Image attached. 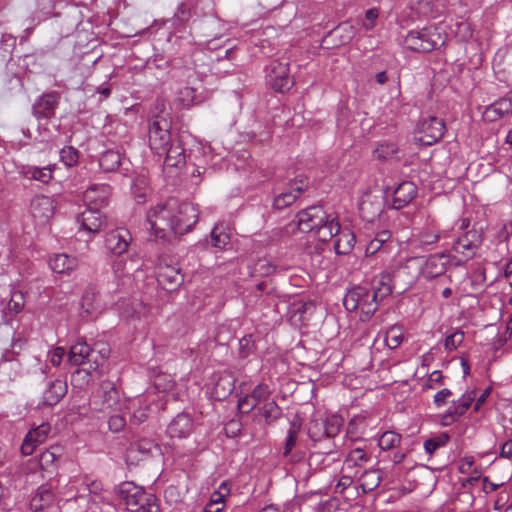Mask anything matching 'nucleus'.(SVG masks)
<instances>
[{
	"instance_id": "f257e3e1",
	"label": "nucleus",
	"mask_w": 512,
	"mask_h": 512,
	"mask_svg": "<svg viewBox=\"0 0 512 512\" xmlns=\"http://www.w3.org/2000/svg\"><path fill=\"white\" fill-rule=\"evenodd\" d=\"M391 276L381 273L371 283L355 286L347 291L343 305L349 312L359 310L361 320H368L378 309L379 303L392 293Z\"/></svg>"
},
{
	"instance_id": "f03ea898",
	"label": "nucleus",
	"mask_w": 512,
	"mask_h": 512,
	"mask_svg": "<svg viewBox=\"0 0 512 512\" xmlns=\"http://www.w3.org/2000/svg\"><path fill=\"white\" fill-rule=\"evenodd\" d=\"M298 227L302 232L313 233L321 242L333 239L339 229V221L334 214H328L320 205H313L297 214Z\"/></svg>"
},
{
	"instance_id": "7ed1b4c3",
	"label": "nucleus",
	"mask_w": 512,
	"mask_h": 512,
	"mask_svg": "<svg viewBox=\"0 0 512 512\" xmlns=\"http://www.w3.org/2000/svg\"><path fill=\"white\" fill-rule=\"evenodd\" d=\"M119 495L130 512H158L159 507L152 494H147L143 487L125 481L119 485Z\"/></svg>"
},
{
	"instance_id": "20e7f679",
	"label": "nucleus",
	"mask_w": 512,
	"mask_h": 512,
	"mask_svg": "<svg viewBox=\"0 0 512 512\" xmlns=\"http://www.w3.org/2000/svg\"><path fill=\"white\" fill-rule=\"evenodd\" d=\"M91 405L99 412H123L127 409V400L122 399L116 385L110 380H104L95 390Z\"/></svg>"
},
{
	"instance_id": "39448f33",
	"label": "nucleus",
	"mask_w": 512,
	"mask_h": 512,
	"mask_svg": "<svg viewBox=\"0 0 512 512\" xmlns=\"http://www.w3.org/2000/svg\"><path fill=\"white\" fill-rule=\"evenodd\" d=\"M444 43L438 28L430 25L420 30H411L404 38V44L412 51L430 52Z\"/></svg>"
},
{
	"instance_id": "423d86ee",
	"label": "nucleus",
	"mask_w": 512,
	"mask_h": 512,
	"mask_svg": "<svg viewBox=\"0 0 512 512\" xmlns=\"http://www.w3.org/2000/svg\"><path fill=\"white\" fill-rule=\"evenodd\" d=\"M178 207V200L170 198L164 203L152 207L147 212V221L156 235L164 237L167 230L172 232L173 222L171 219L174 217V213L177 212Z\"/></svg>"
},
{
	"instance_id": "0eeeda50",
	"label": "nucleus",
	"mask_w": 512,
	"mask_h": 512,
	"mask_svg": "<svg viewBox=\"0 0 512 512\" xmlns=\"http://www.w3.org/2000/svg\"><path fill=\"white\" fill-rule=\"evenodd\" d=\"M170 129L171 123L167 118V114L155 116L149 124V146L160 157L163 156L165 147L175 139L172 137Z\"/></svg>"
},
{
	"instance_id": "6e6552de",
	"label": "nucleus",
	"mask_w": 512,
	"mask_h": 512,
	"mask_svg": "<svg viewBox=\"0 0 512 512\" xmlns=\"http://www.w3.org/2000/svg\"><path fill=\"white\" fill-rule=\"evenodd\" d=\"M483 242L482 231L476 228L465 231L457 238L452 246V250L462 256L455 265H460L463 261H468L475 257L478 249Z\"/></svg>"
},
{
	"instance_id": "1a4fd4ad",
	"label": "nucleus",
	"mask_w": 512,
	"mask_h": 512,
	"mask_svg": "<svg viewBox=\"0 0 512 512\" xmlns=\"http://www.w3.org/2000/svg\"><path fill=\"white\" fill-rule=\"evenodd\" d=\"M445 129L442 119L430 116L417 125L415 141L424 146H431L443 137Z\"/></svg>"
},
{
	"instance_id": "9d476101",
	"label": "nucleus",
	"mask_w": 512,
	"mask_h": 512,
	"mask_svg": "<svg viewBox=\"0 0 512 512\" xmlns=\"http://www.w3.org/2000/svg\"><path fill=\"white\" fill-rule=\"evenodd\" d=\"M177 212L174 213V217L171 219L172 224V233L175 235H183L192 230V228L196 225L199 218V212L197 208L188 202H179L178 201Z\"/></svg>"
},
{
	"instance_id": "9b49d317",
	"label": "nucleus",
	"mask_w": 512,
	"mask_h": 512,
	"mask_svg": "<svg viewBox=\"0 0 512 512\" xmlns=\"http://www.w3.org/2000/svg\"><path fill=\"white\" fill-rule=\"evenodd\" d=\"M267 81L271 88L280 93L290 90L294 85V80L290 75L289 63L282 61H273L267 70Z\"/></svg>"
},
{
	"instance_id": "f8f14e48",
	"label": "nucleus",
	"mask_w": 512,
	"mask_h": 512,
	"mask_svg": "<svg viewBox=\"0 0 512 512\" xmlns=\"http://www.w3.org/2000/svg\"><path fill=\"white\" fill-rule=\"evenodd\" d=\"M309 180L304 174L297 175L288 183L286 191L280 193L274 198L273 206L275 209L282 210L292 205L298 197L308 187Z\"/></svg>"
},
{
	"instance_id": "ddd939ff",
	"label": "nucleus",
	"mask_w": 512,
	"mask_h": 512,
	"mask_svg": "<svg viewBox=\"0 0 512 512\" xmlns=\"http://www.w3.org/2000/svg\"><path fill=\"white\" fill-rule=\"evenodd\" d=\"M451 264V256L441 252L428 256L420 268V274L426 280L439 278L445 274Z\"/></svg>"
},
{
	"instance_id": "4468645a",
	"label": "nucleus",
	"mask_w": 512,
	"mask_h": 512,
	"mask_svg": "<svg viewBox=\"0 0 512 512\" xmlns=\"http://www.w3.org/2000/svg\"><path fill=\"white\" fill-rule=\"evenodd\" d=\"M359 213L363 220L373 222L383 211V201L380 195L368 191L359 200Z\"/></svg>"
},
{
	"instance_id": "2eb2a0df",
	"label": "nucleus",
	"mask_w": 512,
	"mask_h": 512,
	"mask_svg": "<svg viewBox=\"0 0 512 512\" xmlns=\"http://www.w3.org/2000/svg\"><path fill=\"white\" fill-rule=\"evenodd\" d=\"M51 426L49 423H42L28 431L22 445L21 452L25 456L31 455L37 446L43 444L50 434Z\"/></svg>"
},
{
	"instance_id": "dca6fc26",
	"label": "nucleus",
	"mask_w": 512,
	"mask_h": 512,
	"mask_svg": "<svg viewBox=\"0 0 512 512\" xmlns=\"http://www.w3.org/2000/svg\"><path fill=\"white\" fill-rule=\"evenodd\" d=\"M131 240V234L126 228H117L107 233L105 245L112 254L119 256L127 252Z\"/></svg>"
},
{
	"instance_id": "f3484780",
	"label": "nucleus",
	"mask_w": 512,
	"mask_h": 512,
	"mask_svg": "<svg viewBox=\"0 0 512 512\" xmlns=\"http://www.w3.org/2000/svg\"><path fill=\"white\" fill-rule=\"evenodd\" d=\"M475 397V392L469 391L464 393L458 400L452 401L451 405L442 416L443 424L449 425L457 421L470 408Z\"/></svg>"
},
{
	"instance_id": "a211bd4d",
	"label": "nucleus",
	"mask_w": 512,
	"mask_h": 512,
	"mask_svg": "<svg viewBox=\"0 0 512 512\" xmlns=\"http://www.w3.org/2000/svg\"><path fill=\"white\" fill-rule=\"evenodd\" d=\"M59 94L51 92L40 96L32 106L33 115L38 119H50L54 117L59 105Z\"/></svg>"
},
{
	"instance_id": "6ab92c4d",
	"label": "nucleus",
	"mask_w": 512,
	"mask_h": 512,
	"mask_svg": "<svg viewBox=\"0 0 512 512\" xmlns=\"http://www.w3.org/2000/svg\"><path fill=\"white\" fill-rule=\"evenodd\" d=\"M55 204L52 198L45 195L36 196L31 202L33 218L40 224L47 223L54 215Z\"/></svg>"
},
{
	"instance_id": "aec40b11",
	"label": "nucleus",
	"mask_w": 512,
	"mask_h": 512,
	"mask_svg": "<svg viewBox=\"0 0 512 512\" xmlns=\"http://www.w3.org/2000/svg\"><path fill=\"white\" fill-rule=\"evenodd\" d=\"M341 426L342 419L337 415H333L321 422H313L309 427V434L311 438L316 439L320 438L321 435L318 432L322 431V435H325L328 438H332L340 432Z\"/></svg>"
},
{
	"instance_id": "412c9836",
	"label": "nucleus",
	"mask_w": 512,
	"mask_h": 512,
	"mask_svg": "<svg viewBox=\"0 0 512 512\" xmlns=\"http://www.w3.org/2000/svg\"><path fill=\"white\" fill-rule=\"evenodd\" d=\"M111 195V187L108 184H92L83 194V200L88 206L102 207L107 205Z\"/></svg>"
},
{
	"instance_id": "4be33fe9",
	"label": "nucleus",
	"mask_w": 512,
	"mask_h": 512,
	"mask_svg": "<svg viewBox=\"0 0 512 512\" xmlns=\"http://www.w3.org/2000/svg\"><path fill=\"white\" fill-rule=\"evenodd\" d=\"M82 229L89 233H98L106 224L105 216L96 208H89L77 217Z\"/></svg>"
},
{
	"instance_id": "5701e85b",
	"label": "nucleus",
	"mask_w": 512,
	"mask_h": 512,
	"mask_svg": "<svg viewBox=\"0 0 512 512\" xmlns=\"http://www.w3.org/2000/svg\"><path fill=\"white\" fill-rule=\"evenodd\" d=\"M164 166L169 168H179L185 164V149L181 140L175 137L174 141L165 147L163 152Z\"/></svg>"
},
{
	"instance_id": "b1692460",
	"label": "nucleus",
	"mask_w": 512,
	"mask_h": 512,
	"mask_svg": "<svg viewBox=\"0 0 512 512\" xmlns=\"http://www.w3.org/2000/svg\"><path fill=\"white\" fill-rule=\"evenodd\" d=\"M93 348H91L85 341L78 340L74 345L71 346L69 352V361L77 366L88 365L87 374L90 373V364L92 362Z\"/></svg>"
},
{
	"instance_id": "393cba45",
	"label": "nucleus",
	"mask_w": 512,
	"mask_h": 512,
	"mask_svg": "<svg viewBox=\"0 0 512 512\" xmlns=\"http://www.w3.org/2000/svg\"><path fill=\"white\" fill-rule=\"evenodd\" d=\"M392 248L391 233L387 230L378 232L373 239L369 241L365 249V256H374L376 254H388Z\"/></svg>"
},
{
	"instance_id": "a878e982",
	"label": "nucleus",
	"mask_w": 512,
	"mask_h": 512,
	"mask_svg": "<svg viewBox=\"0 0 512 512\" xmlns=\"http://www.w3.org/2000/svg\"><path fill=\"white\" fill-rule=\"evenodd\" d=\"M193 428V421L186 413H179L168 425L167 434L171 438H185Z\"/></svg>"
},
{
	"instance_id": "bb28decb",
	"label": "nucleus",
	"mask_w": 512,
	"mask_h": 512,
	"mask_svg": "<svg viewBox=\"0 0 512 512\" xmlns=\"http://www.w3.org/2000/svg\"><path fill=\"white\" fill-rule=\"evenodd\" d=\"M417 195V187L411 181H403L393 192V207L401 209L409 204Z\"/></svg>"
},
{
	"instance_id": "cd10ccee",
	"label": "nucleus",
	"mask_w": 512,
	"mask_h": 512,
	"mask_svg": "<svg viewBox=\"0 0 512 512\" xmlns=\"http://www.w3.org/2000/svg\"><path fill=\"white\" fill-rule=\"evenodd\" d=\"M157 280L167 290H174L183 283L184 278L179 268L164 265L159 268Z\"/></svg>"
},
{
	"instance_id": "c85d7f7f",
	"label": "nucleus",
	"mask_w": 512,
	"mask_h": 512,
	"mask_svg": "<svg viewBox=\"0 0 512 512\" xmlns=\"http://www.w3.org/2000/svg\"><path fill=\"white\" fill-rule=\"evenodd\" d=\"M333 238H335L334 249L338 255L349 254L355 246V235L351 230L347 228L341 229L339 226V229L337 233L333 235Z\"/></svg>"
},
{
	"instance_id": "c756f323",
	"label": "nucleus",
	"mask_w": 512,
	"mask_h": 512,
	"mask_svg": "<svg viewBox=\"0 0 512 512\" xmlns=\"http://www.w3.org/2000/svg\"><path fill=\"white\" fill-rule=\"evenodd\" d=\"M67 393L65 381L56 379L51 381L43 392V404L53 406L57 404Z\"/></svg>"
},
{
	"instance_id": "7c9ffc66",
	"label": "nucleus",
	"mask_w": 512,
	"mask_h": 512,
	"mask_svg": "<svg viewBox=\"0 0 512 512\" xmlns=\"http://www.w3.org/2000/svg\"><path fill=\"white\" fill-rule=\"evenodd\" d=\"M339 461L337 452L334 451H315L312 452L308 459V465L312 470L318 471L330 467L333 463Z\"/></svg>"
},
{
	"instance_id": "2f4dec72",
	"label": "nucleus",
	"mask_w": 512,
	"mask_h": 512,
	"mask_svg": "<svg viewBox=\"0 0 512 512\" xmlns=\"http://www.w3.org/2000/svg\"><path fill=\"white\" fill-rule=\"evenodd\" d=\"M61 455L62 448L60 446H52L42 452L39 457V466L41 470L53 473L57 469Z\"/></svg>"
},
{
	"instance_id": "473e14b6",
	"label": "nucleus",
	"mask_w": 512,
	"mask_h": 512,
	"mask_svg": "<svg viewBox=\"0 0 512 512\" xmlns=\"http://www.w3.org/2000/svg\"><path fill=\"white\" fill-rule=\"evenodd\" d=\"M370 459L371 456L366 450L359 447L354 448L346 456L342 471L346 472L347 470L353 469L354 467H362L368 463Z\"/></svg>"
},
{
	"instance_id": "72a5a7b5",
	"label": "nucleus",
	"mask_w": 512,
	"mask_h": 512,
	"mask_svg": "<svg viewBox=\"0 0 512 512\" xmlns=\"http://www.w3.org/2000/svg\"><path fill=\"white\" fill-rule=\"evenodd\" d=\"M300 430V424L292 422L287 431V437L284 445L283 456L289 458L291 462H297L302 458V455L292 454V450L296 445L297 435Z\"/></svg>"
},
{
	"instance_id": "f704fd0d",
	"label": "nucleus",
	"mask_w": 512,
	"mask_h": 512,
	"mask_svg": "<svg viewBox=\"0 0 512 512\" xmlns=\"http://www.w3.org/2000/svg\"><path fill=\"white\" fill-rule=\"evenodd\" d=\"M50 268L56 273H68L77 266V259L67 254H56L49 261Z\"/></svg>"
},
{
	"instance_id": "c9c22d12",
	"label": "nucleus",
	"mask_w": 512,
	"mask_h": 512,
	"mask_svg": "<svg viewBox=\"0 0 512 512\" xmlns=\"http://www.w3.org/2000/svg\"><path fill=\"white\" fill-rule=\"evenodd\" d=\"M381 482L380 472L377 469L366 470L359 478V486L363 493L375 490Z\"/></svg>"
},
{
	"instance_id": "e433bc0d",
	"label": "nucleus",
	"mask_w": 512,
	"mask_h": 512,
	"mask_svg": "<svg viewBox=\"0 0 512 512\" xmlns=\"http://www.w3.org/2000/svg\"><path fill=\"white\" fill-rule=\"evenodd\" d=\"M53 501V493L50 488L41 486L30 502V507L34 512H39L44 507L50 505Z\"/></svg>"
},
{
	"instance_id": "4c0bfd02",
	"label": "nucleus",
	"mask_w": 512,
	"mask_h": 512,
	"mask_svg": "<svg viewBox=\"0 0 512 512\" xmlns=\"http://www.w3.org/2000/svg\"><path fill=\"white\" fill-rule=\"evenodd\" d=\"M258 413L265 419L267 424H271L281 417L282 409L272 398H269L258 407Z\"/></svg>"
},
{
	"instance_id": "58836bf2",
	"label": "nucleus",
	"mask_w": 512,
	"mask_h": 512,
	"mask_svg": "<svg viewBox=\"0 0 512 512\" xmlns=\"http://www.w3.org/2000/svg\"><path fill=\"white\" fill-rule=\"evenodd\" d=\"M121 164V155L119 152L114 150H107L102 153L99 159L100 168L108 173L115 172Z\"/></svg>"
},
{
	"instance_id": "ea45409f",
	"label": "nucleus",
	"mask_w": 512,
	"mask_h": 512,
	"mask_svg": "<svg viewBox=\"0 0 512 512\" xmlns=\"http://www.w3.org/2000/svg\"><path fill=\"white\" fill-rule=\"evenodd\" d=\"M81 309L87 315L95 313L99 308L98 295L94 288L89 287L85 290L81 298Z\"/></svg>"
},
{
	"instance_id": "a19ab883",
	"label": "nucleus",
	"mask_w": 512,
	"mask_h": 512,
	"mask_svg": "<svg viewBox=\"0 0 512 512\" xmlns=\"http://www.w3.org/2000/svg\"><path fill=\"white\" fill-rule=\"evenodd\" d=\"M23 175L27 178L48 183L52 179V169L50 167L27 166L23 168Z\"/></svg>"
},
{
	"instance_id": "79ce46f5",
	"label": "nucleus",
	"mask_w": 512,
	"mask_h": 512,
	"mask_svg": "<svg viewBox=\"0 0 512 512\" xmlns=\"http://www.w3.org/2000/svg\"><path fill=\"white\" fill-rule=\"evenodd\" d=\"M368 427L367 418L364 415L354 416L348 423L347 433L358 438L366 433Z\"/></svg>"
},
{
	"instance_id": "37998d69",
	"label": "nucleus",
	"mask_w": 512,
	"mask_h": 512,
	"mask_svg": "<svg viewBox=\"0 0 512 512\" xmlns=\"http://www.w3.org/2000/svg\"><path fill=\"white\" fill-rule=\"evenodd\" d=\"M449 440L450 436L447 432L438 433L424 442V449L431 455L439 448L446 446Z\"/></svg>"
},
{
	"instance_id": "c03bdc74",
	"label": "nucleus",
	"mask_w": 512,
	"mask_h": 512,
	"mask_svg": "<svg viewBox=\"0 0 512 512\" xmlns=\"http://www.w3.org/2000/svg\"><path fill=\"white\" fill-rule=\"evenodd\" d=\"M402 436L394 431L384 432L378 439L381 450L388 451L399 446Z\"/></svg>"
},
{
	"instance_id": "a18cd8bd",
	"label": "nucleus",
	"mask_w": 512,
	"mask_h": 512,
	"mask_svg": "<svg viewBox=\"0 0 512 512\" xmlns=\"http://www.w3.org/2000/svg\"><path fill=\"white\" fill-rule=\"evenodd\" d=\"M403 328L398 325L390 327L385 334V343L390 349H396L403 341Z\"/></svg>"
},
{
	"instance_id": "49530a36",
	"label": "nucleus",
	"mask_w": 512,
	"mask_h": 512,
	"mask_svg": "<svg viewBox=\"0 0 512 512\" xmlns=\"http://www.w3.org/2000/svg\"><path fill=\"white\" fill-rule=\"evenodd\" d=\"M248 394L252 398L253 402H255L256 406L259 407L271 398L272 391L267 384L259 383Z\"/></svg>"
},
{
	"instance_id": "de8ad7c7",
	"label": "nucleus",
	"mask_w": 512,
	"mask_h": 512,
	"mask_svg": "<svg viewBox=\"0 0 512 512\" xmlns=\"http://www.w3.org/2000/svg\"><path fill=\"white\" fill-rule=\"evenodd\" d=\"M98 349L93 348L92 362L90 364V370L96 371L100 366L103 365L105 360L108 358L110 349L105 344H98Z\"/></svg>"
},
{
	"instance_id": "09e8293b",
	"label": "nucleus",
	"mask_w": 512,
	"mask_h": 512,
	"mask_svg": "<svg viewBox=\"0 0 512 512\" xmlns=\"http://www.w3.org/2000/svg\"><path fill=\"white\" fill-rule=\"evenodd\" d=\"M510 99H501L500 101L490 105L486 109V116L491 120L497 117H502L506 112L510 111L509 107Z\"/></svg>"
},
{
	"instance_id": "8fccbe9b",
	"label": "nucleus",
	"mask_w": 512,
	"mask_h": 512,
	"mask_svg": "<svg viewBox=\"0 0 512 512\" xmlns=\"http://www.w3.org/2000/svg\"><path fill=\"white\" fill-rule=\"evenodd\" d=\"M211 243L216 248H224L230 242V236L222 226H215L211 233Z\"/></svg>"
},
{
	"instance_id": "3c124183",
	"label": "nucleus",
	"mask_w": 512,
	"mask_h": 512,
	"mask_svg": "<svg viewBox=\"0 0 512 512\" xmlns=\"http://www.w3.org/2000/svg\"><path fill=\"white\" fill-rule=\"evenodd\" d=\"M398 148L393 142L380 143L374 149V156L379 160H387L395 155Z\"/></svg>"
},
{
	"instance_id": "603ef678",
	"label": "nucleus",
	"mask_w": 512,
	"mask_h": 512,
	"mask_svg": "<svg viewBox=\"0 0 512 512\" xmlns=\"http://www.w3.org/2000/svg\"><path fill=\"white\" fill-rule=\"evenodd\" d=\"M230 494V487L226 482L221 483L216 491H214L210 497L209 502L224 509L225 498Z\"/></svg>"
},
{
	"instance_id": "864d4df0",
	"label": "nucleus",
	"mask_w": 512,
	"mask_h": 512,
	"mask_svg": "<svg viewBox=\"0 0 512 512\" xmlns=\"http://www.w3.org/2000/svg\"><path fill=\"white\" fill-rule=\"evenodd\" d=\"M139 407L134 410L131 421L134 424H141L143 423L149 415V405L148 402L145 399H139L138 400Z\"/></svg>"
},
{
	"instance_id": "5fc2aeb1",
	"label": "nucleus",
	"mask_w": 512,
	"mask_h": 512,
	"mask_svg": "<svg viewBox=\"0 0 512 512\" xmlns=\"http://www.w3.org/2000/svg\"><path fill=\"white\" fill-rule=\"evenodd\" d=\"M463 340L464 333L460 330H456L446 337L444 347L449 352L454 351L460 346Z\"/></svg>"
},
{
	"instance_id": "6e6d98bb",
	"label": "nucleus",
	"mask_w": 512,
	"mask_h": 512,
	"mask_svg": "<svg viewBox=\"0 0 512 512\" xmlns=\"http://www.w3.org/2000/svg\"><path fill=\"white\" fill-rule=\"evenodd\" d=\"M60 159L66 166L72 167L78 161V151L71 146L64 147L60 151Z\"/></svg>"
},
{
	"instance_id": "4d7b16f0",
	"label": "nucleus",
	"mask_w": 512,
	"mask_h": 512,
	"mask_svg": "<svg viewBox=\"0 0 512 512\" xmlns=\"http://www.w3.org/2000/svg\"><path fill=\"white\" fill-rule=\"evenodd\" d=\"M154 386L158 391L166 392L174 387V380L170 375L159 374L155 377Z\"/></svg>"
},
{
	"instance_id": "13d9d810",
	"label": "nucleus",
	"mask_w": 512,
	"mask_h": 512,
	"mask_svg": "<svg viewBox=\"0 0 512 512\" xmlns=\"http://www.w3.org/2000/svg\"><path fill=\"white\" fill-rule=\"evenodd\" d=\"M179 101L184 107H190L196 102V91L192 87H184L179 91Z\"/></svg>"
},
{
	"instance_id": "bf43d9fd",
	"label": "nucleus",
	"mask_w": 512,
	"mask_h": 512,
	"mask_svg": "<svg viewBox=\"0 0 512 512\" xmlns=\"http://www.w3.org/2000/svg\"><path fill=\"white\" fill-rule=\"evenodd\" d=\"M122 413L123 412H117V414L110 416L108 427L111 432L118 433L124 429L126 420Z\"/></svg>"
},
{
	"instance_id": "052dcab7",
	"label": "nucleus",
	"mask_w": 512,
	"mask_h": 512,
	"mask_svg": "<svg viewBox=\"0 0 512 512\" xmlns=\"http://www.w3.org/2000/svg\"><path fill=\"white\" fill-rule=\"evenodd\" d=\"M441 234L432 230L426 229L420 232L418 238L421 245H434L440 239Z\"/></svg>"
},
{
	"instance_id": "680f3d73",
	"label": "nucleus",
	"mask_w": 512,
	"mask_h": 512,
	"mask_svg": "<svg viewBox=\"0 0 512 512\" xmlns=\"http://www.w3.org/2000/svg\"><path fill=\"white\" fill-rule=\"evenodd\" d=\"M254 348V342L252 336H244L239 340V356L241 358H247Z\"/></svg>"
},
{
	"instance_id": "e2e57ef3",
	"label": "nucleus",
	"mask_w": 512,
	"mask_h": 512,
	"mask_svg": "<svg viewBox=\"0 0 512 512\" xmlns=\"http://www.w3.org/2000/svg\"><path fill=\"white\" fill-rule=\"evenodd\" d=\"M82 484L90 494L98 495L102 491V483L99 480L92 479L88 475L83 476Z\"/></svg>"
},
{
	"instance_id": "0e129e2a",
	"label": "nucleus",
	"mask_w": 512,
	"mask_h": 512,
	"mask_svg": "<svg viewBox=\"0 0 512 512\" xmlns=\"http://www.w3.org/2000/svg\"><path fill=\"white\" fill-rule=\"evenodd\" d=\"M443 383V375L439 370L433 371L423 383V389H435Z\"/></svg>"
},
{
	"instance_id": "69168bd1",
	"label": "nucleus",
	"mask_w": 512,
	"mask_h": 512,
	"mask_svg": "<svg viewBox=\"0 0 512 512\" xmlns=\"http://www.w3.org/2000/svg\"><path fill=\"white\" fill-rule=\"evenodd\" d=\"M237 406H238L239 411L241 413H245V414H249L251 411L258 408L256 406L255 402H253V400L249 394H246L245 396L241 397L238 400Z\"/></svg>"
},
{
	"instance_id": "338daca9",
	"label": "nucleus",
	"mask_w": 512,
	"mask_h": 512,
	"mask_svg": "<svg viewBox=\"0 0 512 512\" xmlns=\"http://www.w3.org/2000/svg\"><path fill=\"white\" fill-rule=\"evenodd\" d=\"M9 309L19 313L24 307V297L21 292H14L9 301Z\"/></svg>"
},
{
	"instance_id": "774afa93",
	"label": "nucleus",
	"mask_w": 512,
	"mask_h": 512,
	"mask_svg": "<svg viewBox=\"0 0 512 512\" xmlns=\"http://www.w3.org/2000/svg\"><path fill=\"white\" fill-rule=\"evenodd\" d=\"M379 13L376 8H371L365 13V21L363 22V27L365 30H371L375 26V21L378 18Z\"/></svg>"
}]
</instances>
